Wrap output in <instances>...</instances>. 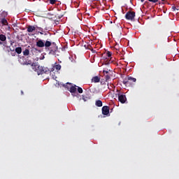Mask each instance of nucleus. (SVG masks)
Wrapping results in <instances>:
<instances>
[{"label":"nucleus","instance_id":"obj_1","mask_svg":"<svg viewBox=\"0 0 179 179\" xmlns=\"http://www.w3.org/2000/svg\"><path fill=\"white\" fill-rule=\"evenodd\" d=\"M49 54L50 55H55V57H59V52L58 51V46L55 43H51L50 48H49Z\"/></svg>","mask_w":179,"mask_h":179},{"label":"nucleus","instance_id":"obj_2","mask_svg":"<svg viewBox=\"0 0 179 179\" xmlns=\"http://www.w3.org/2000/svg\"><path fill=\"white\" fill-rule=\"evenodd\" d=\"M36 47H38L39 48H43V47H45V48H48L51 47V41H46L45 42L41 39L38 40L36 41Z\"/></svg>","mask_w":179,"mask_h":179},{"label":"nucleus","instance_id":"obj_3","mask_svg":"<svg viewBox=\"0 0 179 179\" xmlns=\"http://www.w3.org/2000/svg\"><path fill=\"white\" fill-rule=\"evenodd\" d=\"M32 69L38 75H43V66H40L38 64H32Z\"/></svg>","mask_w":179,"mask_h":179},{"label":"nucleus","instance_id":"obj_4","mask_svg":"<svg viewBox=\"0 0 179 179\" xmlns=\"http://www.w3.org/2000/svg\"><path fill=\"white\" fill-rule=\"evenodd\" d=\"M131 82H136V78H132L131 76L126 77L123 80V85H125V86H128V85L131 84Z\"/></svg>","mask_w":179,"mask_h":179},{"label":"nucleus","instance_id":"obj_5","mask_svg":"<svg viewBox=\"0 0 179 179\" xmlns=\"http://www.w3.org/2000/svg\"><path fill=\"white\" fill-rule=\"evenodd\" d=\"M113 55V53L110 51L106 52V57H108V58H110L108 59L107 57H103L104 59V64L105 65H108V64H111V62H113V61H111V56Z\"/></svg>","mask_w":179,"mask_h":179},{"label":"nucleus","instance_id":"obj_6","mask_svg":"<svg viewBox=\"0 0 179 179\" xmlns=\"http://www.w3.org/2000/svg\"><path fill=\"white\" fill-rule=\"evenodd\" d=\"M125 17L127 20H134L135 19V12L128 11L125 15Z\"/></svg>","mask_w":179,"mask_h":179},{"label":"nucleus","instance_id":"obj_7","mask_svg":"<svg viewBox=\"0 0 179 179\" xmlns=\"http://www.w3.org/2000/svg\"><path fill=\"white\" fill-rule=\"evenodd\" d=\"M117 96H118V100L120 102L122 103V104H124L125 101H127V96H125V94L118 93Z\"/></svg>","mask_w":179,"mask_h":179},{"label":"nucleus","instance_id":"obj_8","mask_svg":"<svg viewBox=\"0 0 179 179\" xmlns=\"http://www.w3.org/2000/svg\"><path fill=\"white\" fill-rule=\"evenodd\" d=\"M102 114L103 115H108L110 114V107L104 106L102 107Z\"/></svg>","mask_w":179,"mask_h":179},{"label":"nucleus","instance_id":"obj_9","mask_svg":"<svg viewBox=\"0 0 179 179\" xmlns=\"http://www.w3.org/2000/svg\"><path fill=\"white\" fill-rule=\"evenodd\" d=\"M21 64L22 65H31V66H33V65H35L34 64H33V62L31 60L29 59V57H27V59H25V61Z\"/></svg>","mask_w":179,"mask_h":179},{"label":"nucleus","instance_id":"obj_10","mask_svg":"<svg viewBox=\"0 0 179 179\" xmlns=\"http://www.w3.org/2000/svg\"><path fill=\"white\" fill-rule=\"evenodd\" d=\"M35 30H36V26L29 25L27 27L28 33H33V31H34Z\"/></svg>","mask_w":179,"mask_h":179},{"label":"nucleus","instance_id":"obj_11","mask_svg":"<svg viewBox=\"0 0 179 179\" xmlns=\"http://www.w3.org/2000/svg\"><path fill=\"white\" fill-rule=\"evenodd\" d=\"M100 82V77L96 76L92 78V83H99Z\"/></svg>","mask_w":179,"mask_h":179},{"label":"nucleus","instance_id":"obj_12","mask_svg":"<svg viewBox=\"0 0 179 179\" xmlns=\"http://www.w3.org/2000/svg\"><path fill=\"white\" fill-rule=\"evenodd\" d=\"M3 41H6V36L0 34V45H2Z\"/></svg>","mask_w":179,"mask_h":179},{"label":"nucleus","instance_id":"obj_13","mask_svg":"<svg viewBox=\"0 0 179 179\" xmlns=\"http://www.w3.org/2000/svg\"><path fill=\"white\" fill-rule=\"evenodd\" d=\"M69 92L75 94L76 93V85L71 86L69 89Z\"/></svg>","mask_w":179,"mask_h":179},{"label":"nucleus","instance_id":"obj_14","mask_svg":"<svg viewBox=\"0 0 179 179\" xmlns=\"http://www.w3.org/2000/svg\"><path fill=\"white\" fill-rule=\"evenodd\" d=\"M50 72H51V71H50V69H48V68L42 67V75H43V73L48 74V73H50Z\"/></svg>","mask_w":179,"mask_h":179},{"label":"nucleus","instance_id":"obj_15","mask_svg":"<svg viewBox=\"0 0 179 179\" xmlns=\"http://www.w3.org/2000/svg\"><path fill=\"white\" fill-rule=\"evenodd\" d=\"M95 105L96 107H103V101L101 100H97L95 102Z\"/></svg>","mask_w":179,"mask_h":179},{"label":"nucleus","instance_id":"obj_16","mask_svg":"<svg viewBox=\"0 0 179 179\" xmlns=\"http://www.w3.org/2000/svg\"><path fill=\"white\" fill-rule=\"evenodd\" d=\"M1 23L3 26H8V20H6L5 18H2V19H1Z\"/></svg>","mask_w":179,"mask_h":179},{"label":"nucleus","instance_id":"obj_17","mask_svg":"<svg viewBox=\"0 0 179 179\" xmlns=\"http://www.w3.org/2000/svg\"><path fill=\"white\" fill-rule=\"evenodd\" d=\"M30 54V50L29 49H25L24 51H23V55L25 57H27Z\"/></svg>","mask_w":179,"mask_h":179},{"label":"nucleus","instance_id":"obj_18","mask_svg":"<svg viewBox=\"0 0 179 179\" xmlns=\"http://www.w3.org/2000/svg\"><path fill=\"white\" fill-rule=\"evenodd\" d=\"M15 52H17V54H22V48L20 47L16 48Z\"/></svg>","mask_w":179,"mask_h":179},{"label":"nucleus","instance_id":"obj_19","mask_svg":"<svg viewBox=\"0 0 179 179\" xmlns=\"http://www.w3.org/2000/svg\"><path fill=\"white\" fill-rule=\"evenodd\" d=\"M55 69H56L57 71H61V64H56L55 66Z\"/></svg>","mask_w":179,"mask_h":179},{"label":"nucleus","instance_id":"obj_20","mask_svg":"<svg viewBox=\"0 0 179 179\" xmlns=\"http://www.w3.org/2000/svg\"><path fill=\"white\" fill-rule=\"evenodd\" d=\"M36 29H38L40 31V34H44V33H43V28L40 27H37L36 26Z\"/></svg>","mask_w":179,"mask_h":179},{"label":"nucleus","instance_id":"obj_21","mask_svg":"<svg viewBox=\"0 0 179 179\" xmlns=\"http://www.w3.org/2000/svg\"><path fill=\"white\" fill-rule=\"evenodd\" d=\"M78 93H83V90L80 87H78Z\"/></svg>","mask_w":179,"mask_h":179},{"label":"nucleus","instance_id":"obj_22","mask_svg":"<svg viewBox=\"0 0 179 179\" xmlns=\"http://www.w3.org/2000/svg\"><path fill=\"white\" fill-rule=\"evenodd\" d=\"M57 0H49L50 3H51V5H54V3H55V2H57Z\"/></svg>","mask_w":179,"mask_h":179},{"label":"nucleus","instance_id":"obj_23","mask_svg":"<svg viewBox=\"0 0 179 179\" xmlns=\"http://www.w3.org/2000/svg\"><path fill=\"white\" fill-rule=\"evenodd\" d=\"M149 2H152V3H157V2H159V0H148Z\"/></svg>","mask_w":179,"mask_h":179},{"label":"nucleus","instance_id":"obj_24","mask_svg":"<svg viewBox=\"0 0 179 179\" xmlns=\"http://www.w3.org/2000/svg\"><path fill=\"white\" fill-rule=\"evenodd\" d=\"M105 79H106V81H107V80H110V76L106 75V76H105Z\"/></svg>","mask_w":179,"mask_h":179},{"label":"nucleus","instance_id":"obj_25","mask_svg":"<svg viewBox=\"0 0 179 179\" xmlns=\"http://www.w3.org/2000/svg\"><path fill=\"white\" fill-rule=\"evenodd\" d=\"M172 10L173 12H176V10H177V8L176 6H172Z\"/></svg>","mask_w":179,"mask_h":179},{"label":"nucleus","instance_id":"obj_26","mask_svg":"<svg viewBox=\"0 0 179 179\" xmlns=\"http://www.w3.org/2000/svg\"><path fill=\"white\" fill-rule=\"evenodd\" d=\"M11 55L12 57H15V55H16V52H11Z\"/></svg>","mask_w":179,"mask_h":179},{"label":"nucleus","instance_id":"obj_27","mask_svg":"<svg viewBox=\"0 0 179 179\" xmlns=\"http://www.w3.org/2000/svg\"><path fill=\"white\" fill-rule=\"evenodd\" d=\"M55 17H59V19H61V17H62V15H57L55 16Z\"/></svg>","mask_w":179,"mask_h":179},{"label":"nucleus","instance_id":"obj_28","mask_svg":"<svg viewBox=\"0 0 179 179\" xmlns=\"http://www.w3.org/2000/svg\"><path fill=\"white\" fill-rule=\"evenodd\" d=\"M103 73H108V71L103 70Z\"/></svg>","mask_w":179,"mask_h":179},{"label":"nucleus","instance_id":"obj_29","mask_svg":"<svg viewBox=\"0 0 179 179\" xmlns=\"http://www.w3.org/2000/svg\"><path fill=\"white\" fill-rule=\"evenodd\" d=\"M141 2H145V0H141Z\"/></svg>","mask_w":179,"mask_h":179},{"label":"nucleus","instance_id":"obj_30","mask_svg":"<svg viewBox=\"0 0 179 179\" xmlns=\"http://www.w3.org/2000/svg\"><path fill=\"white\" fill-rule=\"evenodd\" d=\"M21 94H23V91H21Z\"/></svg>","mask_w":179,"mask_h":179},{"label":"nucleus","instance_id":"obj_31","mask_svg":"<svg viewBox=\"0 0 179 179\" xmlns=\"http://www.w3.org/2000/svg\"><path fill=\"white\" fill-rule=\"evenodd\" d=\"M164 1H166V0H162V2H164Z\"/></svg>","mask_w":179,"mask_h":179},{"label":"nucleus","instance_id":"obj_32","mask_svg":"<svg viewBox=\"0 0 179 179\" xmlns=\"http://www.w3.org/2000/svg\"><path fill=\"white\" fill-rule=\"evenodd\" d=\"M67 85H71V83H67Z\"/></svg>","mask_w":179,"mask_h":179}]
</instances>
